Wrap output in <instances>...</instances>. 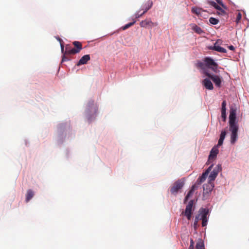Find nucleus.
Returning a JSON list of instances; mask_svg holds the SVG:
<instances>
[{"instance_id":"nucleus-36","label":"nucleus","mask_w":249,"mask_h":249,"mask_svg":"<svg viewBox=\"0 0 249 249\" xmlns=\"http://www.w3.org/2000/svg\"><path fill=\"white\" fill-rule=\"evenodd\" d=\"M229 48L230 50H231V51H233L234 50V47L232 45L229 46Z\"/></svg>"},{"instance_id":"nucleus-5","label":"nucleus","mask_w":249,"mask_h":249,"mask_svg":"<svg viewBox=\"0 0 249 249\" xmlns=\"http://www.w3.org/2000/svg\"><path fill=\"white\" fill-rule=\"evenodd\" d=\"M184 185V182L181 180L176 181L170 189L171 194L176 195L178 191L181 189Z\"/></svg>"},{"instance_id":"nucleus-29","label":"nucleus","mask_w":249,"mask_h":249,"mask_svg":"<svg viewBox=\"0 0 249 249\" xmlns=\"http://www.w3.org/2000/svg\"><path fill=\"white\" fill-rule=\"evenodd\" d=\"M226 135V131L225 130L222 131L220 134L219 139L224 140Z\"/></svg>"},{"instance_id":"nucleus-3","label":"nucleus","mask_w":249,"mask_h":249,"mask_svg":"<svg viewBox=\"0 0 249 249\" xmlns=\"http://www.w3.org/2000/svg\"><path fill=\"white\" fill-rule=\"evenodd\" d=\"M98 110V107L94 104V101L90 100L89 101L86 108V115L89 120L91 122L95 118Z\"/></svg>"},{"instance_id":"nucleus-39","label":"nucleus","mask_w":249,"mask_h":249,"mask_svg":"<svg viewBox=\"0 0 249 249\" xmlns=\"http://www.w3.org/2000/svg\"><path fill=\"white\" fill-rule=\"evenodd\" d=\"M58 40H59V41H61V39L60 38H58Z\"/></svg>"},{"instance_id":"nucleus-21","label":"nucleus","mask_w":249,"mask_h":249,"mask_svg":"<svg viewBox=\"0 0 249 249\" xmlns=\"http://www.w3.org/2000/svg\"><path fill=\"white\" fill-rule=\"evenodd\" d=\"M192 29L194 31L198 34H201L204 32L200 27L196 24L192 25Z\"/></svg>"},{"instance_id":"nucleus-28","label":"nucleus","mask_w":249,"mask_h":249,"mask_svg":"<svg viewBox=\"0 0 249 249\" xmlns=\"http://www.w3.org/2000/svg\"><path fill=\"white\" fill-rule=\"evenodd\" d=\"M241 18H242L241 14L240 12H238L237 16H236V20H235V21L237 23H238V22H240V21L241 19Z\"/></svg>"},{"instance_id":"nucleus-26","label":"nucleus","mask_w":249,"mask_h":249,"mask_svg":"<svg viewBox=\"0 0 249 249\" xmlns=\"http://www.w3.org/2000/svg\"><path fill=\"white\" fill-rule=\"evenodd\" d=\"M226 110L221 109V118L224 122L226 121Z\"/></svg>"},{"instance_id":"nucleus-30","label":"nucleus","mask_w":249,"mask_h":249,"mask_svg":"<svg viewBox=\"0 0 249 249\" xmlns=\"http://www.w3.org/2000/svg\"><path fill=\"white\" fill-rule=\"evenodd\" d=\"M66 54H67L65 53V52L64 53V55L62 57V62L69 60V59L65 56Z\"/></svg>"},{"instance_id":"nucleus-27","label":"nucleus","mask_w":249,"mask_h":249,"mask_svg":"<svg viewBox=\"0 0 249 249\" xmlns=\"http://www.w3.org/2000/svg\"><path fill=\"white\" fill-rule=\"evenodd\" d=\"M208 175L205 174V173H203L202 176L198 178L200 180V183H202L205 181Z\"/></svg>"},{"instance_id":"nucleus-33","label":"nucleus","mask_w":249,"mask_h":249,"mask_svg":"<svg viewBox=\"0 0 249 249\" xmlns=\"http://www.w3.org/2000/svg\"><path fill=\"white\" fill-rule=\"evenodd\" d=\"M223 141H224V140L219 139L218 140V142L217 145L216 146L217 147H218V146H221V145H222V144L223 143Z\"/></svg>"},{"instance_id":"nucleus-23","label":"nucleus","mask_w":249,"mask_h":249,"mask_svg":"<svg viewBox=\"0 0 249 249\" xmlns=\"http://www.w3.org/2000/svg\"><path fill=\"white\" fill-rule=\"evenodd\" d=\"M195 188H196V185H193L191 188V189L189 191V192L187 194V196H185V198L184 199V203H185L188 200V199H189L190 196L193 194V193L195 190Z\"/></svg>"},{"instance_id":"nucleus-7","label":"nucleus","mask_w":249,"mask_h":249,"mask_svg":"<svg viewBox=\"0 0 249 249\" xmlns=\"http://www.w3.org/2000/svg\"><path fill=\"white\" fill-rule=\"evenodd\" d=\"M222 167L220 164H218L214 168L209 176V180L213 181L216 178L218 173L221 171Z\"/></svg>"},{"instance_id":"nucleus-32","label":"nucleus","mask_w":249,"mask_h":249,"mask_svg":"<svg viewBox=\"0 0 249 249\" xmlns=\"http://www.w3.org/2000/svg\"><path fill=\"white\" fill-rule=\"evenodd\" d=\"M226 101H223L222 103L221 109L226 110Z\"/></svg>"},{"instance_id":"nucleus-13","label":"nucleus","mask_w":249,"mask_h":249,"mask_svg":"<svg viewBox=\"0 0 249 249\" xmlns=\"http://www.w3.org/2000/svg\"><path fill=\"white\" fill-rule=\"evenodd\" d=\"M219 150L217 146H214L210 151V154L209 156V160H213L216 157Z\"/></svg>"},{"instance_id":"nucleus-20","label":"nucleus","mask_w":249,"mask_h":249,"mask_svg":"<svg viewBox=\"0 0 249 249\" xmlns=\"http://www.w3.org/2000/svg\"><path fill=\"white\" fill-rule=\"evenodd\" d=\"M209 3L214 7L216 9L219 10L222 14H225V12L214 1H209Z\"/></svg>"},{"instance_id":"nucleus-9","label":"nucleus","mask_w":249,"mask_h":249,"mask_svg":"<svg viewBox=\"0 0 249 249\" xmlns=\"http://www.w3.org/2000/svg\"><path fill=\"white\" fill-rule=\"evenodd\" d=\"M200 212L201 213V220H202V226L203 227H205L207 224V215L208 214V210L202 208L200 209Z\"/></svg>"},{"instance_id":"nucleus-31","label":"nucleus","mask_w":249,"mask_h":249,"mask_svg":"<svg viewBox=\"0 0 249 249\" xmlns=\"http://www.w3.org/2000/svg\"><path fill=\"white\" fill-rule=\"evenodd\" d=\"M213 165H211L207 170L206 171L204 172L205 173V174H207L208 175V174H209V173L210 172V171H211L212 170V167H213Z\"/></svg>"},{"instance_id":"nucleus-34","label":"nucleus","mask_w":249,"mask_h":249,"mask_svg":"<svg viewBox=\"0 0 249 249\" xmlns=\"http://www.w3.org/2000/svg\"><path fill=\"white\" fill-rule=\"evenodd\" d=\"M143 15V14H142V13L140 14V11H138L137 13L135 14V18H139Z\"/></svg>"},{"instance_id":"nucleus-24","label":"nucleus","mask_w":249,"mask_h":249,"mask_svg":"<svg viewBox=\"0 0 249 249\" xmlns=\"http://www.w3.org/2000/svg\"><path fill=\"white\" fill-rule=\"evenodd\" d=\"M136 22V21L135 20H133V21L132 22H130L128 24H126V25H125L124 26H123L122 27V29L123 30H125L127 29H128V28L130 27L131 26H132V25H133Z\"/></svg>"},{"instance_id":"nucleus-35","label":"nucleus","mask_w":249,"mask_h":249,"mask_svg":"<svg viewBox=\"0 0 249 249\" xmlns=\"http://www.w3.org/2000/svg\"><path fill=\"white\" fill-rule=\"evenodd\" d=\"M215 0L218 4H219L220 5H221L222 6H224V4H223L221 0Z\"/></svg>"},{"instance_id":"nucleus-4","label":"nucleus","mask_w":249,"mask_h":249,"mask_svg":"<svg viewBox=\"0 0 249 249\" xmlns=\"http://www.w3.org/2000/svg\"><path fill=\"white\" fill-rule=\"evenodd\" d=\"M75 48H71L69 45L66 46L65 53L69 54H74L79 53L82 49V45L80 42L75 41L72 43Z\"/></svg>"},{"instance_id":"nucleus-38","label":"nucleus","mask_w":249,"mask_h":249,"mask_svg":"<svg viewBox=\"0 0 249 249\" xmlns=\"http://www.w3.org/2000/svg\"><path fill=\"white\" fill-rule=\"evenodd\" d=\"M218 42H219V40H217L215 43L214 44V45L213 46H219V44H218Z\"/></svg>"},{"instance_id":"nucleus-22","label":"nucleus","mask_w":249,"mask_h":249,"mask_svg":"<svg viewBox=\"0 0 249 249\" xmlns=\"http://www.w3.org/2000/svg\"><path fill=\"white\" fill-rule=\"evenodd\" d=\"M192 12L196 14L197 16H199L201 14L202 9L197 7H193L192 8Z\"/></svg>"},{"instance_id":"nucleus-15","label":"nucleus","mask_w":249,"mask_h":249,"mask_svg":"<svg viewBox=\"0 0 249 249\" xmlns=\"http://www.w3.org/2000/svg\"><path fill=\"white\" fill-rule=\"evenodd\" d=\"M202 84L208 89L212 90L213 89V85L211 80L208 78H205L202 81Z\"/></svg>"},{"instance_id":"nucleus-8","label":"nucleus","mask_w":249,"mask_h":249,"mask_svg":"<svg viewBox=\"0 0 249 249\" xmlns=\"http://www.w3.org/2000/svg\"><path fill=\"white\" fill-rule=\"evenodd\" d=\"M188 249H194V243L193 239L191 240L190 245ZM196 249H205V246L203 241L201 239H199L196 246Z\"/></svg>"},{"instance_id":"nucleus-1","label":"nucleus","mask_w":249,"mask_h":249,"mask_svg":"<svg viewBox=\"0 0 249 249\" xmlns=\"http://www.w3.org/2000/svg\"><path fill=\"white\" fill-rule=\"evenodd\" d=\"M236 110L233 107H231L230 110L229 115V130L231 132V142L234 144L238 138V125L236 122Z\"/></svg>"},{"instance_id":"nucleus-25","label":"nucleus","mask_w":249,"mask_h":249,"mask_svg":"<svg viewBox=\"0 0 249 249\" xmlns=\"http://www.w3.org/2000/svg\"><path fill=\"white\" fill-rule=\"evenodd\" d=\"M209 22L213 25H216L218 23L219 20L215 18L211 17L209 19Z\"/></svg>"},{"instance_id":"nucleus-6","label":"nucleus","mask_w":249,"mask_h":249,"mask_svg":"<svg viewBox=\"0 0 249 249\" xmlns=\"http://www.w3.org/2000/svg\"><path fill=\"white\" fill-rule=\"evenodd\" d=\"M204 74L212 80L215 86L218 88L221 86V79L216 75H212L207 71H204Z\"/></svg>"},{"instance_id":"nucleus-10","label":"nucleus","mask_w":249,"mask_h":249,"mask_svg":"<svg viewBox=\"0 0 249 249\" xmlns=\"http://www.w3.org/2000/svg\"><path fill=\"white\" fill-rule=\"evenodd\" d=\"M193 206V200H191L189 201L186 206L185 211L184 212L185 215L187 217L188 220H190L192 214V208Z\"/></svg>"},{"instance_id":"nucleus-11","label":"nucleus","mask_w":249,"mask_h":249,"mask_svg":"<svg viewBox=\"0 0 249 249\" xmlns=\"http://www.w3.org/2000/svg\"><path fill=\"white\" fill-rule=\"evenodd\" d=\"M214 187L213 181L209 180L208 182L203 185V194H207L211 192Z\"/></svg>"},{"instance_id":"nucleus-17","label":"nucleus","mask_w":249,"mask_h":249,"mask_svg":"<svg viewBox=\"0 0 249 249\" xmlns=\"http://www.w3.org/2000/svg\"><path fill=\"white\" fill-rule=\"evenodd\" d=\"M152 5L153 2L150 0H149L145 3L142 7L143 12L142 13V14H144L152 7Z\"/></svg>"},{"instance_id":"nucleus-19","label":"nucleus","mask_w":249,"mask_h":249,"mask_svg":"<svg viewBox=\"0 0 249 249\" xmlns=\"http://www.w3.org/2000/svg\"><path fill=\"white\" fill-rule=\"evenodd\" d=\"M34 193L32 190H28L26 195V201L28 202L34 196Z\"/></svg>"},{"instance_id":"nucleus-18","label":"nucleus","mask_w":249,"mask_h":249,"mask_svg":"<svg viewBox=\"0 0 249 249\" xmlns=\"http://www.w3.org/2000/svg\"><path fill=\"white\" fill-rule=\"evenodd\" d=\"M198 214H197L195 217V219L194 223V228L195 230H196L198 227V223L199 220H201V213L199 211Z\"/></svg>"},{"instance_id":"nucleus-14","label":"nucleus","mask_w":249,"mask_h":249,"mask_svg":"<svg viewBox=\"0 0 249 249\" xmlns=\"http://www.w3.org/2000/svg\"><path fill=\"white\" fill-rule=\"evenodd\" d=\"M90 59V57L89 54H86L83 56L77 63V66H79L81 65L87 64L88 61H89Z\"/></svg>"},{"instance_id":"nucleus-16","label":"nucleus","mask_w":249,"mask_h":249,"mask_svg":"<svg viewBox=\"0 0 249 249\" xmlns=\"http://www.w3.org/2000/svg\"><path fill=\"white\" fill-rule=\"evenodd\" d=\"M209 49L210 50H214L222 53H225L227 52V50L225 48L219 46H211L209 48Z\"/></svg>"},{"instance_id":"nucleus-12","label":"nucleus","mask_w":249,"mask_h":249,"mask_svg":"<svg viewBox=\"0 0 249 249\" xmlns=\"http://www.w3.org/2000/svg\"><path fill=\"white\" fill-rule=\"evenodd\" d=\"M158 25L157 23H154L152 22L150 20L145 19L144 20H142L140 23V26L142 27L146 28L148 26H156Z\"/></svg>"},{"instance_id":"nucleus-37","label":"nucleus","mask_w":249,"mask_h":249,"mask_svg":"<svg viewBox=\"0 0 249 249\" xmlns=\"http://www.w3.org/2000/svg\"><path fill=\"white\" fill-rule=\"evenodd\" d=\"M60 45H61V52H62V53H63V52H64V46H63V45L62 44H61H61H60Z\"/></svg>"},{"instance_id":"nucleus-2","label":"nucleus","mask_w":249,"mask_h":249,"mask_svg":"<svg viewBox=\"0 0 249 249\" xmlns=\"http://www.w3.org/2000/svg\"><path fill=\"white\" fill-rule=\"evenodd\" d=\"M203 61L204 62H198L196 66L203 70L204 74L205 71H208L206 69V67L212 69L214 71H216L218 65L211 57H206L204 58Z\"/></svg>"}]
</instances>
